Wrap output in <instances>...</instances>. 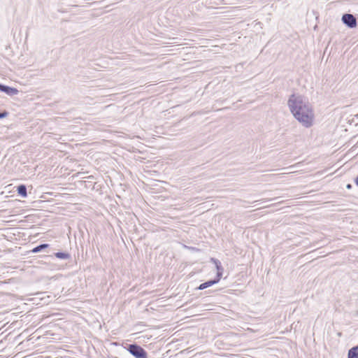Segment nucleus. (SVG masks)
<instances>
[{"label":"nucleus","mask_w":358,"mask_h":358,"mask_svg":"<svg viewBox=\"0 0 358 358\" xmlns=\"http://www.w3.org/2000/svg\"><path fill=\"white\" fill-rule=\"evenodd\" d=\"M54 256L59 259H70L71 257L70 253L64 251L55 252Z\"/></svg>","instance_id":"8"},{"label":"nucleus","mask_w":358,"mask_h":358,"mask_svg":"<svg viewBox=\"0 0 358 358\" xmlns=\"http://www.w3.org/2000/svg\"><path fill=\"white\" fill-rule=\"evenodd\" d=\"M9 115V113L4 110L0 112V120L6 117Z\"/></svg>","instance_id":"12"},{"label":"nucleus","mask_w":358,"mask_h":358,"mask_svg":"<svg viewBox=\"0 0 358 358\" xmlns=\"http://www.w3.org/2000/svg\"><path fill=\"white\" fill-rule=\"evenodd\" d=\"M217 284L213 279L208 280L201 284H200L196 289L197 290H203L208 287H210L214 285Z\"/></svg>","instance_id":"5"},{"label":"nucleus","mask_w":358,"mask_h":358,"mask_svg":"<svg viewBox=\"0 0 358 358\" xmlns=\"http://www.w3.org/2000/svg\"><path fill=\"white\" fill-rule=\"evenodd\" d=\"M348 358H358V351L348 350Z\"/></svg>","instance_id":"11"},{"label":"nucleus","mask_w":358,"mask_h":358,"mask_svg":"<svg viewBox=\"0 0 358 358\" xmlns=\"http://www.w3.org/2000/svg\"><path fill=\"white\" fill-rule=\"evenodd\" d=\"M223 271H224L223 268H220L219 270H217L216 275L213 278V280L215 281L216 283H218L220 282V279L222 278V275H223Z\"/></svg>","instance_id":"9"},{"label":"nucleus","mask_w":358,"mask_h":358,"mask_svg":"<svg viewBox=\"0 0 358 358\" xmlns=\"http://www.w3.org/2000/svg\"><path fill=\"white\" fill-rule=\"evenodd\" d=\"M287 105L294 117L306 128L313 124L314 113L311 106L305 102L301 95L292 94L289 97Z\"/></svg>","instance_id":"1"},{"label":"nucleus","mask_w":358,"mask_h":358,"mask_svg":"<svg viewBox=\"0 0 358 358\" xmlns=\"http://www.w3.org/2000/svg\"><path fill=\"white\" fill-rule=\"evenodd\" d=\"M1 92L10 96L16 95L19 92L17 88L4 84H3L2 85Z\"/></svg>","instance_id":"4"},{"label":"nucleus","mask_w":358,"mask_h":358,"mask_svg":"<svg viewBox=\"0 0 358 358\" xmlns=\"http://www.w3.org/2000/svg\"><path fill=\"white\" fill-rule=\"evenodd\" d=\"M346 188H347L348 189H352V185L350 183H348V184H347V185H346Z\"/></svg>","instance_id":"14"},{"label":"nucleus","mask_w":358,"mask_h":358,"mask_svg":"<svg viewBox=\"0 0 358 358\" xmlns=\"http://www.w3.org/2000/svg\"><path fill=\"white\" fill-rule=\"evenodd\" d=\"M350 350H352L354 351H358V344L357 345L352 347Z\"/></svg>","instance_id":"13"},{"label":"nucleus","mask_w":358,"mask_h":358,"mask_svg":"<svg viewBox=\"0 0 358 358\" xmlns=\"http://www.w3.org/2000/svg\"><path fill=\"white\" fill-rule=\"evenodd\" d=\"M17 192L19 196L22 198H26L27 196V186L24 184H21L17 187Z\"/></svg>","instance_id":"6"},{"label":"nucleus","mask_w":358,"mask_h":358,"mask_svg":"<svg viewBox=\"0 0 358 358\" xmlns=\"http://www.w3.org/2000/svg\"><path fill=\"white\" fill-rule=\"evenodd\" d=\"M357 145H358V141H357Z\"/></svg>","instance_id":"17"},{"label":"nucleus","mask_w":358,"mask_h":358,"mask_svg":"<svg viewBox=\"0 0 358 358\" xmlns=\"http://www.w3.org/2000/svg\"><path fill=\"white\" fill-rule=\"evenodd\" d=\"M342 22L348 28L354 29L357 25L356 17L350 13H344L341 17Z\"/></svg>","instance_id":"3"},{"label":"nucleus","mask_w":358,"mask_h":358,"mask_svg":"<svg viewBox=\"0 0 358 358\" xmlns=\"http://www.w3.org/2000/svg\"><path fill=\"white\" fill-rule=\"evenodd\" d=\"M49 246H50V245L48 243H41V244H39V245H36V247H34L32 250H31L29 251V252L38 253V252L43 251L45 249L48 248Z\"/></svg>","instance_id":"7"},{"label":"nucleus","mask_w":358,"mask_h":358,"mask_svg":"<svg viewBox=\"0 0 358 358\" xmlns=\"http://www.w3.org/2000/svg\"><path fill=\"white\" fill-rule=\"evenodd\" d=\"M127 350L135 358H148L146 350L136 343L128 345Z\"/></svg>","instance_id":"2"},{"label":"nucleus","mask_w":358,"mask_h":358,"mask_svg":"<svg viewBox=\"0 0 358 358\" xmlns=\"http://www.w3.org/2000/svg\"><path fill=\"white\" fill-rule=\"evenodd\" d=\"M355 182L356 185L358 187V176L355 178Z\"/></svg>","instance_id":"15"},{"label":"nucleus","mask_w":358,"mask_h":358,"mask_svg":"<svg viewBox=\"0 0 358 358\" xmlns=\"http://www.w3.org/2000/svg\"><path fill=\"white\" fill-rule=\"evenodd\" d=\"M210 262H213L215 264V268H216L217 270H219L220 268H223L220 260H218V259H217L215 258L212 257L210 259Z\"/></svg>","instance_id":"10"},{"label":"nucleus","mask_w":358,"mask_h":358,"mask_svg":"<svg viewBox=\"0 0 358 358\" xmlns=\"http://www.w3.org/2000/svg\"><path fill=\"white\" fill-rule=\"evenodd\" d=\"M192 249L193 250H198V249H196V248H192Z\"/></svg>","instance_id":"16"}]
</instances>
